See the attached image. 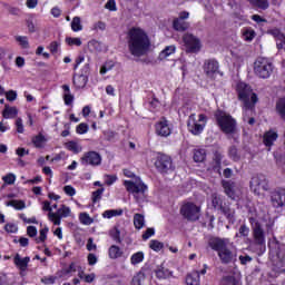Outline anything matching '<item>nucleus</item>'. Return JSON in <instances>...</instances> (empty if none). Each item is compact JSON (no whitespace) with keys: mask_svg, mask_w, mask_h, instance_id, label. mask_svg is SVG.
Returning <instances> with one entry per match:
<instances>
[{"mask_svg":"<svg viewBox=\"0 0 285 285\" xmlns=\"http://www.w3.org/2000/svg\"><path fill=\"white\" fill-rule=\"evenodd\" d=\"M13 264L19 268V271H28V264H30V257L21 258L19 254L13 257Z\"/></svg>","mask_w":285,"mask_h":285,"instance_id":"b1692460","label":"nucleus"},{"mask_svg":"<svg viewBox=\"0 0 285 285\" xmlns=\"http://www.w3.org/2000/svg\"><path fill=\"white\" fill-rule=\"evenodd\" d=\"M6 99H7V101H16V100H17V91H14V90H9V91L6 94Z\"/></svg>","mask_w":285,"mask_h":285,"instance_id":"774afa93","label":"nucleus"},{"mask_svg":"<svg viewBox=\"0 0 285 285\" xmlns=\"http://www.w3.org/2000/svg\"><path fill=\"white\" fill-rule=\"evenodd\" d=\"M212 206L215 210H220L228 222H233L235 219V209L230 208V203H226L220 195H212Z\"/></svg>","mask_w":285,"mask_h":285,"instance_id":"20e7f679","label":"nucleus"},{"mask_svg":"<svg viewBox=\"0 0 285 285\" xmlns=\"http://www.w3.org/2000/svg\"><path fill=\"white\" fill-rule=\"evenodd\" d=\"M273 70H275V67L267 58L261 57L254 62V72L259 79H269L271 75H273Z\"/></svg>","mask_w":285,"mask_h":285,"instance_id":"39448f33","label":"nucleus"},{"mask_svg":"<svg viewBox=\"0 0 285 285\" xmlns=\"http://www.w3.org/2000/svg\"><path fill=\"white\" fill-rule=\"evenodd\" d=\"M228 157L232 159V161H239L242 159V156L239 155V150L236 146H230L228 149Z\"/></svg>","mask_w":285,"mask_h":285,"instance_id":"4c0bfd02","label":"nucleus"},{"mask_svg":"<svg viewBox=\"0 0 285 285\" xmlns=\"http://www.w3.org/2000/svg\"><path fill=\"white\" fill-rule=\"evenodd\" d=\"M110 237L116 242V244H121V232L119 229L111 232Z\"/></svg>","mask_w":285,"mask_h":285,"instance_id":"bf43d9fd","label":"nucleus"},{"mask_svg":"<svg viewBox=\"0 0 285 285\" xmlns=\"http://www.w3.org/2000/svg\"><path fill=\"white\" fill-rule=\"evenodd\" d=\"M108 257L109 259H128V255H126V253L121 247H119V245H111L108 248Z\"/></svg>","mask_w":285,"mask_h":285,"instance_id":"6ab92c4d","label":"nucleus"},{"mask_svg":"<svg viewBox=\"0 0 285 285\" xmlns=\"http://www.w3.org/2000/svg\"><path fill=\"white\" fill-rule=\"evenodd\" d=\"M101 154L95 150L86 151L80 158V164L82 166H92L94 168L97 166H101Z\"/></svg>","mask_w":285,"mask_h":285,"instance_id":"f8f14e48","label":"nucleus"},{"mask_svg":"<svg viewBox=\"0 0 285 285\" xmlns=\"http://www.w3.org/2000/svg\"><path fill=\"white\" fill-rule=\"evenodd\" d=\"M271 202L274 208H284L285 206V188L278 187L271 193Z\"/></svg>","mask_w":285,"mask_h":285,"instance_id":"2eb2a0df","label":"nucleus"},{"mask_svg":"<svg viewBox=\"0 0 285 285\" xmlns=\"http://www.w3.org/2000/svg\"><path fill=\"white\" fill-rule=\"evenodd\" d=\"M173 28L177 32H186V30H188V24L186 21L175 18L173 21Z\"/></svg>","mask_w":285,"mask_h":285,"instance_id":"cd10ccee","label":"nucleus"},{"mask_svg":"<svg viewBox=\"0 0 285 285\" xmlns=\"http://www.w3.org/2000/svg\"><path fill=\"white\" fill-rule=\"evenodd\" d=\"M72 83L77 90H81V88H86L88 83V76L81 73V75H73Z\"/></svg>","mask_w":285,"mask_h":285,"instance_id":"5701e85b","label":"nucleus"},{"mask_svg":"<svg viewBox=\"0 0 285 285\" xmlns=\"http://www.w3.org/2000/svg\"><path fill=\"white\" fill-rule=\"evenodd\" d=\"M105 8L110 10V12H117V2L115 0H108Z\"/></svg>","mask_w":285,"mask_h":285,"instance_id":"e2e57ef3","label":"nucleus"},{"mask_svg":"<svg viewBox=\"0 0 285 285\" xmlns=\"http://www.w3.org/2000/svg\"><path fill=\"white\" fill-rule=\"evenodd\" d=\"M115 181H117V175H106L105 184L107 186H112V184H115Z\"/></svg>","mask_w":285,"mask_h":285,"instance_id":"338daca9","label":"nucleus"},{"mask_svg":"<svg viewBox=\"0 0 285 285\" xmlns=\"http://www.w3.org/2000/svg\"><path fill=\"white\" fill-rule=\"evenodd\" d=\"M199 213H202V208L195 205V203H186L180 207V215L187 222L199 220Z\"/></svg>","mask_w":285,"mask_h":285,"instance_id":"9d476101","label":"nucleus"},{"mask_svg":"<svg viewBox=\"0 0 285 285\" xmlns=\"http://www.w3.org/2000/svg\"><path fill=\"white\" fill-rule=\"evenodd\" d=\"M220 285H239V279L233 275L223 276Z\"/></svg>","mask_w":285,"mask_h":285,"instance_id":"58836bf2","label":"nucleus"},{"mask_svg":"<svg viewBox=\"0 0 285 285\" xmlns=\"http://www.w3.org/2000/svg\"><path fill=\"white\" fill-rule=\"evenodd\" d=\"M155 235V228L148 227L144 234H142V240L146 242L147 239H150Z\"/></svg>","mask_w":285,"mask_h":285,"instance_id":"052dcab7","label":"nucleus"},{"mask_svg":"<svg viewBox=\"0 0 285 285\" xmlns=\"http://www.w3.org/2000/svg\"><path fill=\"white\" fill-rule=\"evenodd\" d=\"M183 42L185 50L188 53L196 55V52L202 50V40H199V38L195 37L193 33H185L183 36Z\"/></svg>","mask_w":285,"mask_h":285,"instance_id":"9b49d317","label":"nucleus"},{"mask_svg":"<svg viewBox=\"0 0 285 285\" xmlns=\"http://www.w3.org/2000/svg\"><path fill=\"white\" fill-rule=\"evenodd\" d=\"M214 119L216 121V126H218L219 130L224 132V135H235L237 130V120L227 114L225 110L217 109L214 112Z\"/></svg>","mask_w":285,"mask_h":285,"instance_id":"7ed1b4c3","label":"nucleus"},{"mask_svg":"<svg viewBox=\"0 0 285 285\" xmlns=\"http://www.w3.org/2000/svg\"><path fill=\"white\" fill-rule=\"evenodd\" d=\"M279 138V134L277 131L269 129L263 135V144L266 148H272L275 145L276 139Z\"/></svg>","mask_w":285,"mask_h":285,"instance_id":"aec40b11","label":"nucleus"},{"mask_svg":"<svg viewBox=\"0 0 285 285\" xmlns=\"http://www.w3.org/2000/svg\"><path fill=\"white\" fill-rule=\"evenodd\" d=\"M199 121V122H198ZM197 118L195 114H191L187 120V128L191 135L199 136L204 132V128H206V122L208 121V117L205 114H200Z\"/></svg>","mask_w":285,"mask_h":285,"instance_id":"423d86ee","label":"nucleus"},{"mask_svg":"<svg viewBox=\"0 0 285 285\" xmlns=\"http://www.w3.org/2000/svg\"><path fill=\"white\" fill-rule=\"evenodd\" d=\"M243 39L244 41L250 42L255 37H257V33L255 32V29L253 28H244L242 30Z\"/></svg>","mask_w":285,"mask_h":285,"instance_id":"473e14b6","label":"nucleus"},{"mask_svg":"<svg viewBox=\"0 0 285 285\" xmlns=\"http://www.w3.org/2000/svg\"><path fill=\"white\" fill-rule=\"evenodd\" d=\"M79 220L83 224V226H90V224L94 222L88 213H80Z\"/></svg>","mask_w":285,"mask_h":285,"instance_id":"de8ad7c7","label":"nucleus"},{"mask_svg":"<svg viewBox=\"0 0 285 285\" xmlns=\"http://www.w3.org/2000/svg\"><path fill=\"white\" fill-rule=\"evenodd\" d=\"M59 46H61V43H59L58 41L50 42L48 48L51 55H57V52H59Z\"/></svg>","mask_w":285,"mask_h":285,"instance_id":"680f3d73","label":"nucleus"},{"mask_svg":"<svg viewBox=\"0 0 285 285\" xmlns=\"http://www.w3.org/2000/svg\"><path fill=\"white\" fill-rule=\"evenodd\" d=\"M19 115V109L17 107H11L10 105H4V109L2 110L3 119H14Z\"/></svg>","mask_w":285,"mask_h":285,"instance_id":"bb28decb","label":"nucleus"},{"mask_svg":"<svg viewBox=\"0 0 285 285\" xmlns=\"http://www.w3.org/2000/svg\"><path fill=\"white\" fill-rule=\"evenodd\" d=\"M128 50L132 57H144L150 50V38L141 28H131L128 31Z\"/></svg>","mask_w":285,"mask_h":285,"instance_id":"f257e3e1","label":"nucleus"},{"mask_svg":"<svg viewBox=\"0 0 285 285\" xmlns=\"http://www.w3.org/2000/svg\"><path fill=\"white\" fill-rule=\"evenodd\" d=\"M249 188L254 195H262V190L264 193L269 190V185H268V178H266L264 175L258 174L256 176H253L250 181H249Z\"/></svg>","mask_w":285,"mask_h":285,"instance_id":"1a4fd4ad","label":"nucleus"},{"mask_svg":"<svg viewBox=\"0 0 285 285\" xmlns=\"http://www.w3.org/2000/svg\"><path fill=\"white\" fill-rule=\"evenodd\" d=\"M177 50V47H175V45L171 46H167L158 56V59H160V61H164V59H168V57H170V55H175Z\"/></svg>","mask_w":285,"mask_h":285,"instance_id":"7c9ffc66","label":"nucleus"},{"mask_svg":"<svg viewBox=\"0 0 285 285\" xmlns=\"http://www.w3.org/2000/svg\"><path fill=\"white\" fill-rule=\"evenodd\" d=\"M65 41H66L67 46H77V47H79L82 43L81 38L67 37L65 39Z\"/></svg>","mask_w":285,"mask_h":285,"instance_id":"4d7b16f0","label":"nucleus"},{"mask_svg":"<svg viewBox=\"0 0 285 285\" xmlns=\"http://www.w3.org/2000/svg\"><path fill=\"white\" fill-rule=\"evenodd\" d=\"M154 273H155L157 279H170V277H173V271L168 269L164 265V263L158 265L154 269Z\"/></svg>","mask_w":285,"mask_h":285,"instance_id":"412c9836","label":"nucleus"},{"mask_svg":"<svg viewBox=\"0 0 285 285\" xmlns=\"http://www.w3.org/2000/svg\"><path fill=\"white\" fill-rule=\"evenodd\" d=\"M104 188H98L97 190L92 191L91 194V202L92 204H97V202H100L101 196L104 195Z\"/></svg>","mask_w":285,"mask_h":285,"instance_id":"8fccbe9b","label":"nucleus"},{"mask_svg":"<svg viewBox=\"0 0 285 285\" xmlns=\"http://www.w3.org/2000/svg\"><path fill=\"white\" fill-rule=\"evenodd\" d=\"M273 35L276 39V48L277 50H283L285 46V35L279 32V30L273 31Z\"/></svg>","mask_w":285,"mask_h":285,"instance_id":"2f4dec72","label":"nucleus"},{"mask_svg":"<svg viewBox=\"0 0 285 285\" xmlns=\"http://www.w3.org/2000/svg\"><path fill=\"white\" fill-rule=\"evenodd\" d=\"M222 186L227 197H229L230 199H235L237 197V194L235 191L237 190V183L233 180H222Z\"/></svg>","mask_w":285,"mask_h":285,"instance_id":"a211bd4d","label":"nucleus"},{"mask_svg":"<svg viewBox=\"0 0 285 285\" xmlns=\"http://www.w3.org/2000/svg\"><path fill=\"white\" fill-rule=\"evenodd\" d=\"M134 226L136 230H141L146 226V217L142 214L134 215Z\"/></svg>","mask_w":285,"mask_h":285,"instance_id":"c756f323","label":"nucleus"},{"mask_svg":"<svg viewBox=\"0 0 285 285\" xmlns=\"http://www.w3.org/2000/svg\"><path fill=\"white\" fill-rule=\"evenodd\" d=\"M228 238L222 237H212L208 240L209 248L217 253L222 264H233V259H235V254L228 248Z\"/></svg>","mask_w":285,"mask_h":285,"instance_id":"f03ea898","label":"nucleus"},{"mask_svg":"<svg viewBox=\"0 0 285 285\" xmlns=\"http://www.w3.org/2000/svg\"><path fill=\"white\" fill-rule=\"evenodd\" d=\"M248 2L253 8H258L259 10H268L271 6L268 0H248Z\"/></svg>","mask_w":285,"mask_h":285,"instance_id":"f704fd0d","label":"nucleus"},{"mask_svg":"<svg viewBox=\"0 0 285 285\" xmlns=\"http://www.w3.org/2000/svg\"><path fill=\"white\" fill-rule=\"evenodd\" d=\"M118 135L119 134H117V131H112V130L104 131L106 141H115V139H117Z\"/></svg>","mask_w":285,"mask_h":285,"instance_id":"13d9d810","label":"nucleus"},{"mask_svg":"<svg viewBox=\"0 0 285 285\" xmlns=\"http://www.w3.org/2000/svg\"><path fill=\"white\" fill-rule=\"evenodd\" d=\"M16 41H18L21 48H24V49L30 48V42H28V37L26 36H17Z\"/></svg>","mask_w":285,"mask_h":285,"instance_id":"864d4df0","label":"nucleus"},{"mask_svg":"<svg viewBox=\"0 0 285 285\" xmlns=\"http://www.w3.org/2000/svg\"><path fill=\"white\" fill-rule=\"evenodd\" d=\"M63 191L66 193V195H68L69 197H75V195H77V190L75 189V187L67 185L63 187Z\"/></svg>","mask_w":285,"mask_h":285,"instance_id":"69168bd1","label":"nucleus"},{"mask_svg":"<svg viewBox=\"0 0 285 285\" xmlns=\"http://www.w3.org/2000/svg\"><path fill=\"white\" fill-rule=\"evenodd\" d=\"M2 181H4L7 186H12L17 181V176L12 173L7 174L6 176L2 177Z\"/></svg>","mask_w":285,"mask_h":285,"instance_id":"3c124183","label":"nucleus"},{"mask_svg":"<svg viewBox=\"0 0 285 285\" xmlns=\"http://www.w3.org/2000/svg\"><path fill=\"white\" fill-rule=\"evenodd\" d=\"M248 222L252 227V235L254 239V244L256 246H266V234L264 233V228L262 227V223L258 222L255 217H249Z\"/></svg>","mask_w":285,"mask_h":285,"instance_id":"0eeeda50","label":"nucleus"},{"mask_svg":"<svg viewBox=\"0 0 285 285\" xmlns=\"http://www.w3.org/2000/svg\"><path fill=\"white\" fill-rule=\"evenodd\" d=\"M124 186H125L127 193H136V194L141 193V195H144V193H146V190H148V185H146L141 181L137 184L132 180H125Z\"/></svg>","mask_w":285,"mask_h":285,"instance_id":"dca6fc26","label":"nucleus"},{"mask_svg":"<svg viewBox=\"0 0 285 285\" xmlns=\"http://www.w3.org/2000/svg\"><path fill=\"white\" fill-rule=\"evenodd\" d=\"M90 130V127L86 122H81L76 127L77 135H86Z\"/></svg>","mask_w":285,"mask_h":285,"instance_id":"6e6d98bb","label":"nucleus"},{"mask_svg":"<svg viewBox=\"0 0 285 285\" xmlns=\"http://www.w3.org/2000/svg\"><path fill=\"white\" fill-rule=\"evenodd\" d=\"M204 72L207 75V77L217 75V72H219V61H217L215 58L205 60Z\"/></svg>","mask_w":285,"mask_h":285,"instance_id":"f3484780","label":"nucleus"},{"mask_svg":"<svg viewBox=\"0 0 285 285\" xmlns=\"http://www.w3.org/2000/svg\"><path fill=\"white\" fill-rule=\"evenodd\" d=\"M194 161L196 164H202L203 161H206V149H195Z\"/></svg>","mask_w":285,"mask_h":285,"instance_id":"c9c22d12","label":"nucleus"},{"mask_svg":"<svg viewBox=\"0 0 285 285\" xmlns=\"http://www.w3.org/2000/svg\"><path fill=\"white\" fill-rule=\"evenodd\" d=\"M47 141H48V139L41 132H39L38 135H36L31 138V144H33V147H36L38 149L46 148Z\"/></svg>","mask_w":285,"mask_h":285,"instance_id":"a878e982","label":"nucleus"},{"mask_svg":"<svg viewBox=\"0 0 285 285\" xmlns=\"http://www.w3.org/2000/svg\"><path fill=\"white\" fill-rule=\"evenodd\" d=\"M120 215H124L122 209H108L104 212L102 217L112 219V217H120Z\"/></svg>","mask_w":285,"mask_h":285,"instance_id":"e433bc0d","label":"nucleus"},{"mask_svg":"<svg viewBox=\"0 0 285 285\" xmlns=\"http://www.w3.org/2000/svg\"><path fill=\"white\" fill-rule=\"evenodd\" d=\"M146 279V274L144 272H138L131 279V285H141V282Z\"/></svg>","mask_w":285,"mask_h":285,"instance_id":"49530a36","label":"nucleus"},{"mask_svg":"<svg viewBox=\"0 0 285 285\" xmlns=\"http://www.w3.org/2000/svg\"><path fill=\"white\" fill-rule=\"evenodd\" d=\"M155 168L160 173V175H169V173L175 170L173 158L165 154H158L155 160Z\"/></svg>","mask_w":285,"mask_h":285,"instance_id":"6e6552de","label":"nucleus"},{"mask_svg":"<svg viewBox=\"0 0 285 285\" xmlns=\"http://www.w3.org/2000/svg\"><path fill=\"white\" fill-rule=\"evenodd\" d=\"M58 215H60V218L63 219L66 217H70V207L66 205H61L60 208L57 210Z\"/></svg>","mask_w":285,"mask_h":285,"instance_id":"a18cd8bd","label":"nucleus"},{"mask_svg":"<svg viewBox=\"0 0 285 285\" xmlns=\"http://www.w3.org/2000/svg\"><path fill=\"white\" fill-rule=\"evenodd\" d=\"M60 273H61V275H59V277H63L66 275H70V273H77V265H75V263H70L68 268L61 269Z\"/></svg>","mask_w":285,"mask_h":285,"instance_id":"603ef678","label":"nucleus"},{"mask_svg":"<svg viewBox=\"0 0 285 285\" xmlns=\"http://www.w3.org/2000/svg\"><path fill=\"white\" fill-rule=\"evenodd\" d=\"M224 159V156L219 151L214 153V169L215 170H220L222 169V160Z\"/></svg>","mask_w":285,"mask_h":285,"instance_id":"a19ab883","label":"nucleus"},{"mask_svg":"<svg viewBox=\"0 0 285 285\" xmlns=\"http://www.w3.org/2000/svg\"><path fill=\"white\" fill-rule=\"evenodd\" d=\"M48 239V227L40 229V236L36 238V244H41Z\"/></svg>","mask_w":285,"mask_h":285,"instance_id":"5fc2aeb1","label":"nucleus"},{"mask_svg":"<svg viewBox=\"0 0 285 285\" xmlns=\"http://www.w3.org/2000/svg\"><path fill=\"white\" fill-rule=\"evenodd\" d=\"M16 128H17V132H19V135H23V132H24L23 119H21V118L16 119Z\"/></svg>","mask_w":285,"mask_h":285,"instance_id":"0e129e2a","label":"nucleus"},{"mask_svg":"<svg viewBox=\"0 0 285 285\" xmlns=\"http://www.w3.org/2000/svg\"><path fill=\"white\" fill-rule=\"evenodd\" d=\"M7 206H12L16 210H23L26 208V202L23 200H11Z\"/></svg>","mask_w":285,"mask_h":285,"instance_id":"09e8293b","label":"nucleus"},{"mask_svg":"<svg viewBox=\"0 0 285 285\" xmlns=\"http://www.w3.org/2000/svg\"><path fill=\"white\" fill-rule=\"evenodd\" d=\"M146 259V254L144 252H136L130 257V264L131 266H137L138 264H141Z\"/></svg>","mask_w":285,"mask_h":285,"instance_id":"72a5a7b5","label":"nucleus"},{"mask_svg":"<svg viewBox=\"0 0 285 285\" xmlns=\"http://www.w3.org/2000/svg\"><path fill=\"white\" fill-rule=\"evenodd\" d=\"M61 88L63 91L62 99L65 101V106H72V104L75 101V95H72V92H70V86L62 85Z\"/></svg>","mask_w":285,"mask_h":285,"instance_id":"393cba45","label":"nucleus"},{"mask_svg":"<svg viewBox=\"0 0 285 285\" xmlns=\"http://www.w3.org/2000/svg\"><path fill=\"white\" fill-rule=\"evenodd\" d=\"M155 134L157 137H170L173 135V127H170L166 117L155 124Z\"/></svg>","mask_w":285,"mask_h":285,"instance_id":"4468645a","label":"nucleus"},{"mask_svg":"<svg viewBox=\"0 0 285 285\" xmlns=\"http://www.w3.org/2000/svg\"><path fill=\"white\" fill-rule=\"evenodd\" d=\"M48 217L50 222H52L53 226H61V216L59 215L58 212L56 213L50 212L48 214Z\"/></svg>","mask_w":285,"mask_h":285,"instance_id":"c03bdc74","label":"nucleus"},{"mask_svg":"<svg viewBox=\"0 0 285 285\" xmlns=\"http://www.w3.org/2000/svg\"><path fill=\"white\" fill-rule=\"evenodd\" d=\"M248 235H250V227L246 224H243L238 228V233H236L235 237H238L239 239H245V244H253V239H250Z\"/></svg>","mask_w":285,"mask_h":285,"instance_id":"4be33fe9","label":"nucleus"},{"mask_svg":"<svg viewBox=\"0 0 285 285\" xmlns=\"http://www.w3.org/2000/svg\"><path fill=\"white\" fill-rule=\"evenodd\" d=\"M186 284L187 285H199L200 284V276L199 272H191L186 276Z\"/></svg>","mask_w":285,"mask_h":285,"instance_id":"c85d7f7f","label":"nucleus"},{"mask_svg":"<svg viewBox=\"0 0 285 285\" xmlns=\"http://www.w3.org/2000/svg\"><path fill=\"white\" fill-rule=\"evenodd\" d=\"M71 30L72 32H81V30H83V26L81 24V18L77 16L72 18Z\"/></svg>","mask_w":285,"mask_h":285,"instance_id":"ea45409f","label":"nucleus"},{"mask_svg":"<svg viewBox=\"0 0 285 285\" xmlns=\"http://www.w3.org/2000/svg\"><path fill=\"white\" fill-rule=\"evenodd\" d=\"M149 248L154 250L155 253H159L164 248V243L157 240V239H151L149 242Z\"/></svg>","mask_w":285,"mask_h":285,"instance_id":"37998d69","label":"nucleus"},{"mask_svg":"<svg viewBox=\"0 0 285 285\" xmlns=\"http://www.w3.org/2000/svg\"><path fill=\"white\" fill-rule=\"evenodd\" d=\"M236 92L238 95L239 101H243L244 108L253 107V105H250V88L246 82H237Z\"/></svg>","mask_w":285,"mask_h":285,"instance_id":"ddd939ff","label":"nucleus"},{"mask_svg":"<svg viewBox=\"0 0 285 285\" xmlns=\"http://www.w3.org/2000/svg\"><path fill=\"white\" fill-rule=\"evenodd\" d=\"M66 148L67 150H70L75 155H79V153H81V146H79V144H77V141L73 140L67 142Z\"/></svg>","mask_w":285,"mask_h":285,"instance_id":"79ce46f5","label":"nucleus"}]
</instances>
